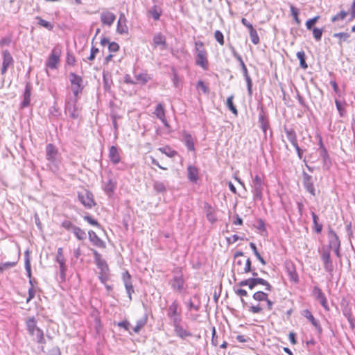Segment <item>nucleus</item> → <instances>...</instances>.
I'll return each instance as SVG.
<instances>
[{"label":"nucleus","mask_w":355,"mask_h":355,"mask_svg":"<svg viewBox=\"0 0 355 355\" xmlns=\"http://www.w3.org/2000/svg\"><path fill=\"white\" fill-rule=\"evenodd\" d=\"M72 232L73 233L74 236L77 238V239L80 241H83L87 238L86 232L78 226H76L74 227Z\"/></svg>","instance_id":"obj_36"},{"label":"nucleus","mask_w":355,"mask_h":355,"mask_svg":"<svg viewBox=\"0 0 355 355\" xmlns=\"http://www.w3.org/2000/svg\"><path fill=\"white\" fill-rule=\"evenodd\" d=\"M318 151L320 157L322 158L324 166L329 168L331 166L332 162L327 148H325Z\"/></svg>","instance_id":"obj_30"},{"label":"nucleus","mask_w":355,"mask_h":355,"mask_svg":"<svg viewBox=\"0 0 355 355\" xmlns=\"http://www.w3.org/2000/svg\"><path fill=\"white\" fill-rule=\"evenodd\" d=\"M312 31H313V35L314 39L317 42L320 41L321 38H322V33H323V28H318L315 27L313 28Z\"/></svg>","instance_id":"obj_55"},{"label":"nucleus","mask_w":355,"mask_h":355,"mask_svg":"<svg viewBox=\"0 0 355 355\" xmlns=\"http://www.w3.org/2000/svg\"><path fill=\"white\" fill-rule=\"evenodd\" d=\"M108 157L110 162L116 165L121 162V155L119 150L117 147L112 146L109 149Z\"/></svg>","instance_id":"obj_20"},{"label":"nucleus","mask_w":355,"mask_h":355,"mask_svg":"<svg viewBox=\"0 0 355 355\" xmlns=\"http://www.w3.org/2000/svg\"><path fill=\"white\" fill-rule=\"evenodd\" d=\"M24 257H25V269L27 272V276L29 278V284L31 285L30 288H34V284H33L34 280L32 279L31 266L30 255H29L28 250H26L25 252Z\"/></svg>","instance_id":"obj_24"},{"label":"nucleus","mask_w":355,"mask_h":355,"mask_svg":"<svg viewBox=\"0 0 355 355\" xmlns=\"http://www.w3.org/2000/svg\"><path fill=\"white\" fill-rule=\"evenodd\" d=\"M32 86L30 83H26L23 95V101L21 103V107L24 108L29 105L31 102Z\"/></svg>","instance_id":"obj_22"},{"label":"nucleus","mask_w":355,"mask_h":355,"mask_svg":"<svg viewBox=\"0 0 355 355\" xmlns=\"http://www.w3.org/2000/svg\"><path fill=\"white\" fill-rule=\"evenodd\" d=\"M320 19V16H315L312 19H309L306 22V26L308 30H313V26L316 24V22Z\"/></svg>","instance_id":"obj_58"},{"label":"nucleus","mask_w":355,"mask_h":355,"mask_svg":"<svg viewBox=\"0 0 355 355\" xmlns=\"http://www.w3.org/2000/svg\"><path fill=\"white\" fill-rule=\"evenodd\" d=\"M290 9H291V15H292L295 21L297 24H300L301 23V21L298 17V15L300 13L299 10L292 4H290Z\"/></svg>","instance_id":"obj_52"},{"label":"nucleus","mask_w":355,"mask_h":355,"mask_svg":"<svg viewBox=\"0 0 355 355\" xmlns=\"http://www.w3.org/2000/svg\"><path fill=\"white\" fill-rule=\"evenodd\" d=\"M248 311L253 314L262 313L263 311V307L259 303L256 305L249 306Z\"/></svg>","instance_id":"obj_49"},{"label":"nucleus","mask_w":355,"mask_h":355,"mask_svg":"<svg viewBox=\"0 0 355 355\" xmlns=\"http://www.w3.org/2000/svg\"><path fill=\"white\" fill-rule=\"evenodd\" d=\"M172 325L174 328V331L176 336L179 338L185 339L187 337H191L193 336L191 332L187 330L182 326L181 322H177Z\"/></svg>","instance_id":"obj_16"},{"label":"nucleus","mask_w":355,"mask_h":355,"mask_svg":"<svg viewBox=\"0 0 355 355\" xmlns=\"http://www.w3.org/2000/svg\"><path fill=\"white\" fill-rule=\"evenodd\" d=\"M153 189L157 193L166 192V185L163 182L155 181L153 183Z\"/></svg>","instance_id":"obj_41"},{"label":"nucleus","mask_w":355,"mask_h":355,"mask_svg":"<svg viewBox=\"0 0 355 355\" xmlns=\"http://www.w3.org/2000/svg\"><path fill=\"white\" fill-rule=\"evenodd\" d=\"M196 87L198 89H201L204 94H209V92L208 87L202 80H199L197 83Z\"/></svg>","instance_id":"obj_63"},{"label":"nucleus","mask_w":355,"mask_h":355,"mask_svg":"<svg viewBox=\"0 0 355 355\" xmlns=\"http://www.w3.org/2000/svg\"><path fill=\"white\" fill-rule=\"evenodd\" d=\"M147 320L148 318L146 315H144L142 318L138 320L137 321L136 326L133 328L134 332L139 333L140 330L146 325Z\"/></svg>","instance_id":"obj_40"},{"label":"nucleus","mask_w":355,"mask_h":355,"mask_svg":"<svg viewBox=\"0 0 355 355\" xmlns=\"http://www.w3.org/2000/svg\"><path fill=\"white\" fill-rule=\"evenodd\" d=\"M321 259L323 262L325 271L329 272L330 275H332L334 268L331 259L330 251L328 250H322L321 253Z\"/></svg>","instance_id":"obj_10"},{"label":"nucleus","mask_w":355,"mask_h":355,"mask_svg":"<svg viewBox=\"0 0 355 355\" xmlns=\"http://www.w3.org/2000/svg\"><path fill=\"white\" fill-rule=\"evenodd\" d=\"M167 316L171 320L172 324L182 322L181 309L176 300L168 307Z\"/></svg>","instance_id":"obj_5"},{"label":"nucleus","mask_w":355,"mask_h":355,"mask_svg":"<svg viewBox=\"0 0 355 355\" xmlns=\"http://www.w3.org/2000/svg\"><path fill=\"white\" fill-rule=\"evenodd\" d=\"M268 293L263 292V291H257L255 292L253 295H252V298L257 301V302H264V300H266V297L268 296Z\"/></svg>","instance_id":"obj_43"},{"label":"nucleus","mask_w":355,"mask_h":355,"mask_svg":"<svg viewBox=\"0 0 355 355\" xmlns=\"http://www.w3.org/2000/svg\"><path fill=\"white\" fill-rule=\"evenodd\" d=\"M303 186L305 189L311 193L313 196H315V189L313 185V180L311 175H309L305 171L302 173Z\"/></svg>","instance_id":"obj_12"},{"label":"nucleus","mask_w":355,"mask_h":355,"mask_svg":"<svg viewBox=\"0 0 355 355\" xmlns=\"http://www.w3.org/2000/svg\"><path fill=\"white\" fill-rule=\"evenodd\" d=\"M252 192L254 196V199L261 200L262 199L263 182L262 180V178L259 175H256L252 178Z\"/></svg>","instance_id":"obj_7"},{"label":"nucleus","mask_w":355,"mask_h":355,"mask_svg":"<svg viewBox=\"0 0 355 355\" xmlns=\"http://www.w3.org/2000/svg\"><path fill=\"white\" fill-rule=\"evenodd\" d=\"M234 95H231L227 99V102H226V106L227 107V108L235 115V116H237L238 115V110L236 107V106L234 105V103H233V99H234Z\"/></svg>","instance_id":"obj_39"},{"label":"nucleus","mask_w":355,"mask_h":355,"mask_svg":"<svg viewBox=\"0 0 355 355\" xmlns=\"http://www.w3.org/2000/svg\"><path fill=\"white\" fill-rule=\"evenodd\" d=\"M69 79L73 97L79 98V95L82 94L85 87L83 78L73 72H71L69 74Z\"/></svg>","instance_id":"obj_4"},{"label":"nucleus","mask_w":355,"mask_h":355,"mask_svg":"<svg viewBox=\"0 0 355 355\" xmlns=\"http://www.w3.org/2000/svg\"><path fill=\"white\" fill-rule=\"evenodd\" d=\"M313 222L315 225V232L317 233H320L322 229V225L318 223V216L315 214V212L311 213Z\"/></svg>","instance_id":"obj_51"},{"label":"nucleus","mask_w":355,"mask_h":355,"mask_svg":"<svg viewBox=\"0 0 355 355\" xmlns=\"http://www.w3.org/2000/svg\"><path fill=\"white\" fill-rule=\"evenodd\" d=\"M78 98V97L70 98L65 103V112H68L73 119H77L80 116V109L77 105Z\"/></svg>","instance_id":"obj_6"},{"label":"nucleus","mask_w":355,"mask_h":355,"mask_svg":"<svg viewBox=\"0 0 355 355\" xmlns=\"http://www.w3.org/2000/svg\"><path fill=\"white\" fill-rule=\"evenodd\" d=\"M241 69H242L243 76L245 77V81H246V83H247V89H248V95L250 96H251L252 95V79H251L250 76L248 74V69H247L245 63L241 64Z\"/></svg>","instance_id":"obj_27"},{"label":"nucleus","mask_w":355,"mask_h":355,"mask_svg":"<svg viewBox=\"0 0 355 355\" xmlns=\"http://www.w3.org/2000/svg\"><path fill=\"white\" fill-rule=\"evenodd\" d=\"M35 19H36V20H37V24L40 26L46 28L49 31H52L53 30V25L51 22L47 21L43 19L42 17H40L39 16H37L35 17Z\"/></svg>","instance_id":"obj_42"},{"label":"nucleus","mask_w":355,"mask_h":355,"mask_svg":"<svg viewBox=\"0 0 355 355\" xmlns=\"http://www.w3.org/2000/svg\"><path fill=\"white\" fill-rule=\"evenodd\" d=\"M188 172V178L192 181L195 182L198 180V171L196 167L193 166H189L187 168Z\"/></svg>","instance_id":"obj_34"},{"label":"nucleus","mask_w":355,"mask_h":355,"mask_svg":"<svg viewBox=\"0 0 355 355\" xmlns=\"http://www.w3.org/2000/svg\"><path fill=\"white\" fill-rule=\"evenodd\" d=\"M88 235L89 239L92 243L93 245L101 248H105V242L97 236L95 232H94L93 230H89L88 232Z\"/></svg>","instance_id":"obj_25"},{"label":"nucleus","mask_w":355,"mask_h":355,"mask_svg":"<svg viewBox=\"0 0 355 355\" xmlns=\"http://www.w3.org/2000/svg\"><path fill=\"white\" fill-rule=\"evenodd\" d=\"M329 247L330 248H340V241L336 233L331 229L328 232Z\"/></svg>","instance_id":"obj_21"},{"label":"nucleus","mask_w":355,"mask_h":355,"mask_svg":"<svg viewBox=\"0 0 355 355\" xmlns=\"http://www.w3.org/2000/svg\"><path fill=\"white\" fill-rule=\"evenodd\" d=\"M334 37H338L340 41L338 42L339 45H342V41H347L349 38L350 35L347 33H337L333 35Z\"/></svg>","instance_id":"obj_53"},{"label":"nucleus","mask_w":355,"mask_h":355,"mask_svg":"<svg viewBox=\"0 0 355 355\" xmlns=\"http://www.w3.org/2000/svg\"><path fill=\"white\" fill-rule=\"evenodd\" d=\"M249 33L250 36L251 41L253 44H257L259 43V37L258 36L257 31L254 28V27L251 28L249 30Z\"/></svg>","instance_id":"obj_50"},{"label":"nucleus","mask_w":355,"mask_h":355,"mask_svg":"<svg viewBox=\"0 0 355 355\" xmlns=\"http://www.w3.org/2000/svg\"><path fill=\"white\" fill-rule=\"evenodd\" d=\"M313 294L315 296V299L322 306V307L326 311H329V307L327 304V300L322 290L319 287L315 286L313 289Z\"/></svg>","instance_id":"obj_14"},{"label":"nucleus","mask_w":355,"mask_h":355,"mask_svg":"<svg viewBox=\"0 0 355 355\" xmlns=\"http://www.w3.org/2000/svg\"><path fill=\"white\" fill-rule=\"evenodd\" d=\"M304 313V316L306 317L311 322V323L317 329L318 335L320 336L322 334V328L320 322L315 319L313 314L309 310H305Z\"/></svg>","instance_id":"obj_23"},{"label":"nucleus","mask_w":355,"mask_h":355,"mask_svg":"<svg viewBox=\"0 0 355 355\" xmlns=\"http://www.w3.org/2000/svg\"><path fill=\"white\" fill-rule=\"evenodd\" d=\"M214 37L216 40L220 44H224V36L221 31L217 30L214 33Z\"/></svg>","instance_id":"obj_61"},{"label":"nucleus","mask_w":355,"mask_h":355,"mask_svg":"<svg viewBox=\"0 0 355 355\" xmlns=\"http://www.w3.org/2000/svg\"><path fill=\"white\" fill-rule=\"evenodd\" d=\"M254 279L256 282L257 286L258 284H261V285H263L265 286L266 291H272V286L270 285V284L268 281H266L262 278H260V277H254Z\"/></svg>","instance_id":"obj_46"},{"label":"nucleus","mask_w":355,"mask_h":355,"mask_svg":"<svg viewBox=\"0 0 355 355\" xmlns=\"http://www.w3.org/2000/svg\"><path fill=\"white\" fill-rule=\"evenodd\" d=\"M56 261L59 263L60 267V278L62 282L66 279L67 266L65 264V259L63 255V250L62 248H59L57 252Z\"/></svg>","instance_id":"obj_9"},{"label":"nucleus","mask_w":355,"mask_h":355,"mask_svg":"<svg viewBox=\"0 0 355 355\" xmlns=\"http://www.w3.org/2000/svg\"><path fill=\"white\" fill-rule=\"evenodd\" d=\"M297 55V58L299 59L300 60V67L304 69H306L308 68V65L306 62V55H305V53L303 51H298L296 54Z\"/></svg>","instance_id":"obj_44"},{"label":"nucleus","mask_w":355,"mask_h":355,"mask_svg":"<svg viewBox=\"0 0 355 355\" xmlns=\"http://www.w3.org/2000/svg\"><path fill=\"white\" fill-rule=\"evenodd\" d=\"M344 315L347 318L348 322H349L351 327L353 328L354 325L355 319L353 317L352 314L350 312L344 311Z\"/></svg>","instance_id":"obj_64"},{"label":"nucleus","mask_w":355,"mask_h":355,"mask_svg":"<svg viewBox=\"0 0 355 355\" xmlns=\"http://www.w3.org/2000/svg\"><path fill=\"white\" fill-rule=\"evenodd\" d=\"M148 13L151 15L155 21H157L159 19L162 9L158 6L155 5L148 10Z\"/></svg>","instance_id":"obj_33"},{"label":"nucleus","mask_w":355,"mask_h":355,"mask_svg":"<svg viewBox=\"0 0 355 355\" xmlns=\"http://www.w3.org/2000/svg\"><path fill=\"white\" fill-rule=\"evenodd\" d=\"M78 198L87 209H91L96 205L94 196L92 193L88 190H85L83 192H78Z\"/></svg>","instance_id":"obj_8"},{"label":"nucleus","mask_w":355,"mask_h":355,"mask_svg":"<svg viewBox=\"0 0 355 355\" xmlns=\"http://www.w3.org/2000/svg\"><path fill=\"white\" fill-rule=\"evenodd\" d=\"M182 141L184 143L187 149L190 151L195 150L193 138L189 133L184 132L183 133Z\"/></svg>","instance_id":"obj_28"},{"label":"nucleus","mask_w":355,"mask_h":355,"mask_svg":"<svg viewBox=\"0 0 355 355\" xmlns=\"http://www.w3.org/2000/svg\"><path fill=\"white\" fill-rule=\"evenodd\" d=\"M159 150L169 157H173L177 155V152L175 150L167 146L159 148Z\"/></svg>","instance_id":"obj_45"},{"label":"nucleus","mask_w":355,"mask_h":355,"mask_svg":"<svg viewBox=\"0 0 355 355\" xmlns=\"http://www.w3.org/2000/svg\"><path fill=\"white\" fill-rule=\"evenodd\" d=\"M207 218L211 223H214L217 220L216 216L211 208L207 211Z\"/></svg>","instance_id":"obj_62"},{"label":"nucleus","mask_w":355,"mask_h":355,"mask_svg":"<svg viewBox=\"0 0 355 355\" xmlns=\"http://www.w3.org/2000/svg\"><path fill=\"white\" fill-rule=\"evenodd\" d=\"M116 19V15L110 11H103L101 14V21L103 25L110 27Z\"/></svg>","instance_id":"obj_18"},{"label":"nucleus","mask_w":355,"mask_h":355,"mask_svg":"<svg viewBox=\"0 0 355 355\" xmlns=\"http://www.w3.org/2000/svg\"><path fill=\"white\" fill-rule=\"evenodd\" d=\"M17 264V261H8L0 264V272L14 267Z\"/></svg>","instance_id":"obj_59"},{"label":"nucleus","mask_w":355,"mask_h":355,"mask_svg":"<svg viewBox=\"0 0 355 355\" xmlns=\"http://www.w3.org/2000/svg\"><path fill=\"white\" fill-rule=\"evenodd\" d=\"M153 44L155 46H162V49H166V37L164 35H163L162 33H157L154 35L153 39Z\"/></svg>","instance_id":"obj_31"},{"label":"nucleus","mask_w":355,"mask_h":355,"mask_svg":"<svg viewBox=\"0 0 355 355\" xmlns=\"http://www.w3.org/2000/svg\"><path fill=\"white\" fill-rule=\"evenodd\" d=\"M347 15V12L345 10H342L337 15L332 17L331 21L335 22V21H337L339 20H343L346 17Z\"/></svg>","instance_id":"obj_57"},{"label":"nucleus","mask_w":355,"mask_h":355,"mask_svg":"<svg viewBox=\"0 0 355 355\" xmlns=\"http://www.w3.org/2000/svg\"><path fill=\"white\" fill-rule=\"evenodd\" d=\"M335 104H336L337 110L338 111L340 116V117L345 116L347 112H346L345 107L342 104V103L339 100L336 99Z\"/></svg>","instance_id":"obj_48"},{"label":"nucleus","mask_w":355,"mask_h":355,"mask_svg":"<svg viewBox=\"0 0 355 355\" xmlns=\"http://www.w3.org/2000/svg\"><path fill=\"white\" fill-rule=\"evenodd\" d=\"M60 52L57 49H53L49 57L46 65L50 69H56L60 62Z\"/></svg>","instance_id":"obj_13"},{"label":"nucleus","mask_w":355,"mask_h":355,"mask_svg":"<svg viewBox=\"0 0 355 355\" xmlns=\"http://www.w3.org/2000/svg\"><path fill=\"white\" fill-rule=\"evenodd\" d=\"M13 58L8 50H4L3 51V63L2 68L1 70V74H5L8 70L9 66L13 64Z\"/></svg>","instance_id":"obj_15"},{"label":"nucleus","mask_w":355,"mask_h":355,"mask_svg":"<svg viewBox=\"0 0 355 355\" xmlns=\"http://www.w3.org/2000/svg\"><path fill=\"white\" fill-rule=\"evenodd\" d=\"M196 58V64L206 70L208 67L207 53L204 48V44L201 41H197L195 43Z\"/></svg>","instance_id":"obj_3"},{"label":"nucleus","mask_w":355,"mask_h":355,"mask_svg":"<svg viewBox=\"0 0 355 355\" xmlns=\"http://www.w3.org/2000/svg\"><path fill=\"white\" fill-rule=\"evenodd\" d=\"M114 189H115V184L112 181V180L110 179L104 184L103 190L107 196H110L114 193Z\"/></svg>","instance_id":"obj_35"},{"label":"nucleus","mask_w":355,"mask_h":355,"mask_svg":"<svg viewBox=\"0 0 355 355\" xmlns=\"http://www.w3.org/2000/svg\"><path fill=\"white\" fill-rule=\"evenodd\" d=\"M83 219L93 226H95L96 227H101L100 223L96 220L90 216L89 214L84 216Z\"/></svg>","instance_id":"obj_56"},{"label":"nucleus","mask_w":355,"mask_h":355,"mask_svg":"<svg viewBox=\"0 0 355 355\" xmlns=\"http://www.w3.org/2000/svg\"><path fill=\"white\" fill-rule=\"evenodd\" d=\"M259 126L263 132L264 135H266V131L269 128V121L266 113L261 107L259 115Z\"/></svg>","instance_id":"obj_19"},{"label":"nucleus","mask_w":355,"mask_h":355,"mask_svg":"<svg viewBox=\"0 0 355 355\" xmlns=\"http://www.w3.org/2000/svg\"><path fill=\"white\" fill-rule=\"evenodd\" d=\"M137 81L142 85H145L150 79V77L146 73H141L135 76Z\"/></svg>","instance_id":"obj_47"},{"label":"nucleus","mask_w":355,"mask_h":355,"mask_svg":"<svg viewBox=\"0 0 355 355\" xmlns=\"http://www.w3.org/2000/svg\"><path fill=\"white\" fill-rule=\"evenodd\" d=\"M172 273L173 275L169 282L172 290L175 293H182L187 288L182 268L181 267H175L173 269Z\"/></svg>","instance_id":"obj_1"},{"label":"nucleus","mask_w":355,"mask_h":355,"mask_svg":"<svg viewBox=\"0 0 355 355\" xmlns=\"http://www.w3.org/2000/svg\"><path fill=\"white\" fill-rule=\"evenodd\" d=\"M154 114L164 123L166 128H169V124L166 119L165 110L162 103H158L157 105Z\"/></svg>","instance_id":"obj_17"},{"label":"nucleus","mask_w":355,"mask_h":355,"mask_svg":"<svg viewBox=\"0 0 355 355\" xmlns=\"http://www.w3.org/2000/svg\"><path fill=\"white\" fill-rule=\"evenodd\" d=\"M34 336H35L36 340L38 343L44 344L46 343L43 331L40 328L35 331Z\"/></svg>","instance_id":"obj_54"},{"label":"nucleus","mask_w":355,"mask_h":355,"mask_svg":"<svg viewBox=\"0 0 355 355\" xmlns=\"http://www.w3.org/2000/svg\"><path fill=\"white\" fill-rule=\"evenodd\" d=\"M46 159L49 162V166L51 170L55 172L59 168V155L57 148L51 144H49L46 147Z\"/></svg>","instance_id":"obj_2"},{"label":"nucleus","mask_w":355,"mask_h":355,"mask_svg":"<svg viewBox=\"0 0 355 355\" xmlns=\"http://www.w3.org/2000/svg\"><path fill=\"white\" fill-rule=\"evenodd\" d=\"M26 327L28 333L34 336L35 331L39 328L36 325V320L34 317L29 318L26 322Z\"/></svg>","instance_id":"obj_32"},{"label":"nucleus","mask_w":355,"mask_h":355,"mask_svg":"<svg viewBox=\"0 0 355 355\" xmlns=\"http://www.w3.org/2000/svg\"><path fill=\"white\" fill-rule=\"evenodd\" d=\"M61 226L67 231H73V230L76 227V225H73L70 220H64L62 223Z\"/></svg>","instance_id":"obj_60"},{"label":"nucleus","mask_w":355,"mask_h":355,"mask_svg":"<svg viewBox=\"0 0 355 355\" xmlns=\"http://www.w3.org/2000/svg\"><path fill=\"white\" fill-rule=\"evenodd\" d=\"M253 268L250 259L248 258L245 266L241 268H238L237 271L239 274H246L250 272V271H252Z\"/></svg>","instance_id":"obj_37"},{"label":"nucleus","mask_w":355,"mask_h":355,"mask_svg":"<svg viewBox=\"0 0 355 355\" xmlns=\"http://www.w3.org/2000/svg\"><path fill=\"white\" fill-rule=\"evenodd\" d=\"M116 32L119 34L128 33V28L126 25V19L124 14H121L117 23Z\"/></svg>","instance_id":"obj_26"},{"label":"nucleus","mask_w":355,"mask_h":355,"mask_svg":"<svg viewBox=\"0 0 355 355\" xmlns=\"http://www.w3.org/2000/svg\"><path fill=\"white\" fill-rule=\"evenodd\" d=\"M94 261L97 267L101 270V273L106 275L109 272L108 265L105 259L102 258V256L96 250H92Z\"/></svg>","instance_id":"obj_11"},{"label":"nucleus","mask_w":355,"mask_h":355,"mask_svg":"<svg viewBox=\"0 0 355 355\" xmlns=\"http://www.w3.org/2000/svg\"><path fill=\"white\" fill-rule=\"evenodd\" d=\"M122 277L125 289L128 288L130 290V288H133V285L131 280V275L128 271L123 273Z\"/></svg>","instance_id":"obj_38"},{"label":"nucleus","mask_w":355,"mask_h":355,"mask_svg":"<svg viewBox=\"0 0 355 355\" xmlns=\"http://www.w3.org/2000/svg\"><path fill=\"white\" fill-rule=\"evenodd\" d=\"M284 132L286 135L288 140L291 143L293 146L297 144V135L295 131L293 128H288L284 127Z\"/></svg>","instance_id":"obj_29"}]
</instances>
